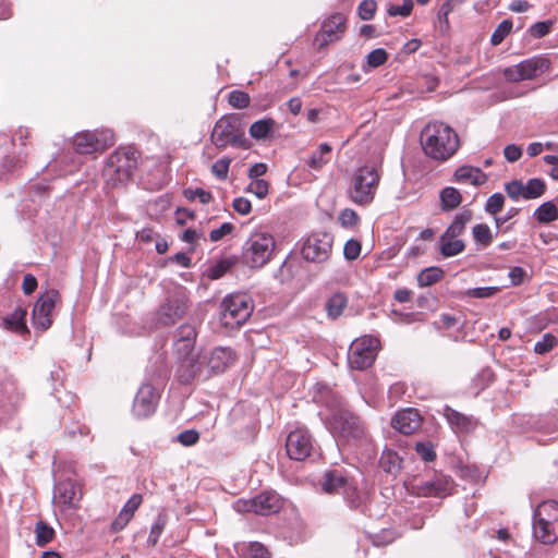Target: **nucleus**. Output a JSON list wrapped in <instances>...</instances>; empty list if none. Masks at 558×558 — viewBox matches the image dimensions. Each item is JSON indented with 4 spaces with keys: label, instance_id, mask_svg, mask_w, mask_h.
<instances>
[{
    "label": "nucleus",
    "instance_id": "17",
    "mask_svg": "<svg viewBox=\"0 0 558 558\" xmlns=\"http://www.w3.org/2000/svg\"><path fill=\"white\" fill-rule=\"evenodd\" d=\"M159 396L155 387L148 383H144L137 390L132 413L137 418H146L150 416L157 407Z\"/></svg>",
    "mask_w": 558,
    "mask_h": 558
},
{
    "label": "nucleus",
    "instance_id": "18",
    "mask_svg": "<svg viewBox=\"0 0 558 558\" xmlns=\"http://www.w3.org/2000/svg\"><path fill=\"white\" fill-rule=\"evenodd\" d=\"M187 300L184 295L170 298L161 304L156 312V324L158 326H172L183 317L187 308Z\"/></svg>",
    "mask_w": 558,
    "mask_h": 558
},
{
    "label": "nucleus",
    "instance_id": "4",
    "mask_svg": "<svg viewBox=\"0 0 558 558\" xmlns=\"http://www.w3.org/2000/svg\"><path fill=\"white\" fill-rule=\"evenodd\" d=\"M276 241L264 231L253 232L242 247V263L251 269H259L275 256Z\"/></svg>",
    "mask_w": 558,
    "mask_h": 558
},
{
    "label": "nucleus",
    "instance_id": "61",
    "mask_svg": "<svg viewBox=\"0 0 558 558\" xmlns=\"http://www.w3.org/2000/svg\"><path fill=\"white\" fill-rule=\"evenodd\" d=\"M233 209L240 215H248L252 210L251 202L245 197H236L232 202Z\"/></svg>",
    "mask_w": 558,
    "mask_h": 558
},
{
    "label": "nucleus",
    "instance_id": "64",
    "mask_svg": "<svg viewBox=\"0 0 558 558\" xmlns=\"http://www.w3.org/2000/svg\"><path fill=\"white\" fill-rule=\"evenodd\" d=\"M250 554L253 558H269L268 549L257 542L250 545Z\"/></svg>",
    "mask_w": 558,
    "mask_h": 558
},
{
    "label": "nucleus",
    "instance_id": "5",
    "mask_svg": "<svg viewBox=\"0 0 558 558\" xmlns=\"http://www.w3.org/2000/svg\"><path fill=\"white\" fill-rule=\"evenodd\" d=\"M534 536L544 544H553L558 538V502H541L533 515Z\"/></svg>",
    "mask_w": 558,
    "mask_h": 558
},
{
    "label": "nucleus",
    "instance_id": "22",
    "mask_svg": "<svg viewBox=\"0 0 558 558\" xmlns=\"http://www.w3.org/2000/svg\"><path fill=\"white\" fill-rule=\"evenodd\" d=\"M422 424V417L416 409H403L398 411L391 420V425L398 432L410 435Z\"/></svg>",
    "mask_w": 558,
    "mask_h": 558
},
{
    "label": "nucleus",
    "instance_id": "47",
    "mask_svg": "<svg viewBox=\"0 0 558 558\" xmlns=\"http://www.w3.org/2000/svg\"><path fill=\"white\" fill-rule=\"evenodd\" d=\"M505 196L501 193H495L488 197L485 204V211L496 216L504 207Z\"/></svg>",
    "mask_w": 558,
    "mask_h": 558
},
{
    "label": "nucleus",
    "instance_id": "19",
    "mask_svg": "<svg viewBox=\"0 0 558 558\" xmlns=\"http://www.w3.org/2000/svg\"><path fill=\"white\" fill-rule=\"evenodd\" d=\"M58 292L54 290L47 291L41 294L33 307V324L36 328L46 330L50 327L51 312L54 308Z\"/></svg>",
    "mask_w": 558,
    "mask_h": 558
},
{
    "label": "nucleus",
    "instance_id": "31",
    "mask_svg": "<svg viewBox=\"0 0 558 558\" xmlns=\"http://www.w3.org/2000/svg\"><path fill=\"white\" fill-rule=\"evenodd\" d=\"M534 217L542 223L555 221L558 219V206L553 201L545 202L534 211Z\"/></svg>",
    "mask_w": 558,
    "mask_h": 558
},
{
    "label": "nucleus",
    "instance_id": "37",
    "mask_svg": "<svg viewBox=\"0 0 558 558\" xmlns=\"http://www.w3.org/2000/svg\"><path fill=\"white\" fill-rule=\"evenodd\" d=\"M275 121L272 119H260L250 126V135L255 140H263L272 131Z\"/></svg>",
    "mask_w": 558,
    "mask_h": 558
},
{
    "label": "nucleus",
    "instance_id": "23",
    "mask_svg": "<svg viewBox=\"0 0 558 558\" xmlns=\"http://www.w3.org/2000/svg\"><path fill=\"white\" fill-rule=\"evenodd\" d=\"M143 501L142 495L134 494L124 505L119 512L118 517L111 523V530L114 532L123 530L130 520L133 518L135 511Z\"/></svg>",
    "mask_w": 558,
    "mask_h": 558
},
{
    "label": "nucleus",
    "instance_id": "43",
    "mask_svg": "<svg viewBox=\"0 0 558 558\" xmlns=\"http://www.w3.org/2000/svg\"><path fill=\"white\" fill-rule=\"evenodd\" d=\"M183 195L191 202L198 199L202 204H208L213 201L211 193L203 189H186L183 191Z\"/></svg>",
    "mask_w": 558,
    "mask_h": 558
},
{
    "label": "nucleus",
    "instance_id": "3",
    "mask_svg": "<svg viewBox=\"0 0 558 558\" xmlns=\"http://www.w3.org/2000/svg\"><path fill=\"white\" fill-rule=\"evenodd\" d=\"M380 179L381 173L376 165L359 167L351 175L348 198L359 206L369 205L375 198Z\"/></svg>",
    "mask_w": 558,
    "mask_h": 558
},
{
    "label": "nucleus",
    "instance_id": "6",
    "mask_svg": "<svg viewBox=\"0 0 558 558\" xmlns=\"http://www.w3.org/2000/svg\"><path fill=\"white\" fill-rule=\"evenodd\" d=\"M138 155L132 147L118 148L107 160V184L113 186L131 179L137 166Z\"/></svg>",
    "mask_w": 558,
    "mask_h": 558
},
{
    "label": "nucleus",
    "instance_id": "8",
    "mask_svg": "<svg viewBox=\"0 0 558 558\" xmlns=\"http://www.w3.org/2000/svg\"><path fill=\"white\" fill-rule=\"evenodd\" d=\"M551 61L545 54H537L505 68L501 73L509 83L532 81L550 71Z\"/></svg>",
    "mask_w": 558,
    "mask_h": 558
},
{
    "label": "nucleus",
    "instance_id": "54",
    "mask_svg": "<svg viewBox=\"0 0 558 558\" xmlns=\"http://www.w3.org/2000/svg\"><path fill=\"white\" fill-rule=\"evenodd\" d=\"M197 337L196 327L191 324H183L177 331V339L182 341H195Z\"/></svg>",
    "mask_w": 558,
    "mask_h": 558
},
{
    "label": "nucleus",
    "instance_id": "30",
    "mask_svg": "<svg viewBox=\"0 0 558 558\" xmlns=\"http://www.w3.org/2000/svg\"><path fill=\"white\" fill-rule=\"evenodd\" d=\"M331 150L332 148L329 144H320L317 150H315L305 161L306 166L312 170L319 171L329 162Z\"/></svg>",
    "mask_w": 558,
    "mask_h": 558
},
{
    "label": "nucleus",
    "instance_id": "13",
    "mask_svg": "<svg viewBox=\"0 0 558 558\" xmlns=\"http://www.w3.org/2000/svg\"><path fill=\"white\" fill-rule=\"evenodd\" d=\"M332 242V235L327 232L313 233L302 245V256L307 262L324 263L330 257Z\"/></svg>",
    "mask_w": 558,
    "mask_h": 558
},
{
    "label": "nucleus",
    "instance_id": "10",
    "mask_svg": "<svg viewBox=\"0 0 558 558\" xmlns=\"http://www.w3.org/2000/svg\"><path fill=\"white\" fill-rule=\"evenodd\" d=\"M322 486L328 494H342L351 508L363 511L365 506V496L359 495L356 498L350 497L351 493L356 494V484L353 480L343 475L341 471L332 470L326 472Z\"/></svg>",
    "mask_w": 558,
    "mask_h": 558
},
{
    "label": "nucleus",
    "instance_id": "24",
    "mask_svg": "<svg viewBox=\"0 0 558 558\" xmlns=\"http://www.w3.org/2000/svg\"><path fill=\"white\" fill-rule=\"evenodd\" d=\"M444 415L456 433H470L476 426V422L472 417H469L450 407H445Z\"/></svg>",
    "mask_w": 558,
    "mask_h": 558
},
{
    "label": "nucleus",
    "instance_id": "21",
    "mask_svg": "<svg viewBox=\"0 0 558 558\" xmlns=\"http://www.w3.org/2000/svg\"><path fill=\"white\" fill-rule=\"evenodd\" d=\"M80 486L72 478L59 480L54 485L53 501L61 508H72L81 499Z\"/></svg>",
    "mask_w": 558,
    "mask_h": 558
},
{
    "label": "nucleus",
    "instance_id": "59",
    "mask_svg": "<svg viewBox=\"0 0 558 558\" xmlns=\"http://www.w3.org/2000/svg\"><path fill=\"white\" fill-rule=\"evenodd\" d=\"M550 21L536 22L530 27V34L534 38H542L547 35L551 27Z\"/></svg>",
    "mask_w": 558,
    "mask_h": 558
},
{
    "label": "nucleus",
    "instance_id": "56",
    "mask_svg": "<svg viewBox=\"0 0 558 558\" xmlns=\"http://www.w3.org/2000/svg\"><path fill=\"white\" fill-rule=\"evenodd\" d=\"M415 451L424 461H433L436 458V452L430 442H417L415 445Z\"/></svg>",
    "mask_w": 558,
    "mask_h": 558
},
{
    "label": "nucleus",
    "instance_id": "55",
    "mask_svg": "<svg viewBox=\"0 0 558 558\" xmlns=\"http://www.w3.org/2000/svg\"><path fill=\"white\" fill-rule=\"evenodd\" d=\"M361 254V243L356 240H348L343 247V255L348 260L356 259Z\"/></svg>",
    "mask_w": 558,
    "mask_h": 558
},
{
    "label": "nucleus",
    "instance_id": "16",
    "mask_svg": "<svg viewBox=\"0 0 558 558\" xmlns=\"http://www.w3.org/2000/svg\"><path fill=\"white\" fill-rule=\"evenodd\" d=\"M347 19L341 13H335L325 20L316 34L314 45L323 49L330 43L339 40L345 31Z\"/></svg>",
    "mask_w": 558,
    "mask_h": 558
},
{
    "label": "nucleus",
    "instance_id": "62",
    "mask_svg": "<svg viewBox=\"0 0 558 558\" xmlns=\"http://www.w3.org/2000/svg\"><path fill=\"white\" fill-rule=\"evenodd\" d=\"M451 11V5L449 2H446L441 5L439 12H438V21H439V27L441 32H447L449 28V21L448 15Z\"/></svg>",
    "mask_w": 558,
    "mask_h": 558
},
{
    "label": "nucleus",
    "instance_id": "41",
    "mask_svg": "<svg viewBox=\"0 0 558 558\" xmlns=\"http://www.w3.org/2000/svg\"><path fill=\"white\" fill-rule=\"evenodd\" d=\"M36 544L38 546H45L52 541L54 536V530L43 521H38L35 525Z\"/></svg>",
    "mask_w": 558,
    "mask_h": 558
},
{
    "label": "nucleus",
    "instance_id": "49",
    "mask_svg": "<svg viewBox=\"0 0 558 558\" xmlns=\"http://www.w3.org/2000/svg\"><path fill=\"white\" fill-rule=\"evenodd\" d=\"M387 59H388V53L386 52V50L383 48H378V49L371 51L367 54L366 63L369 68L375 69V68L383 65L387 61Z\"/></svg>",
    "mask_w": 558,
    "mask_h": 558
},
{
    "label": "nucleus",
    "instance_id": "45",
    "mask_svg": "<svg viewBox=\"0 0 558 558\" xmlns=\"http://www.w3.org/2000/svg\"><path fill=\"white\" fill-rule=\"evenodd\" d=\"M229 104L236 109H244L250 105V96L241 90H232L228 96Z\"/></svg>",
    "mask_w": 558,
    "mask_h": 558
},
{
    "label": "nucleus",
    "instance_id": "35",
    "mask_svg": "<svg viewBox=\"0 0 558 558\" xmlns=\"http://www.w3.org/2000/svg\"><path fill=\"white\" fill-rule=\"evenodd\" d=\"M2 397L0 398V409L5 410L7 405H15L17 401L21 399V395L17 391V388L14 383H7L1 389ZM3 420L2 414L0 413V421Z\"/></svg>",
    "mask_w": 558,
    "mask_h": 558
},
{
    "label": "nucleus",
    "instance_id": "60",
    "mask_svg": "<svg viewBox=\"0 0 558 558\" xmlns=\"http://www.w3.org/2000/svg\"><path fill=\"white\" fill-rule=\"evenodd\" d=\"M178 441L183 446H193L199 439V434L195 429H186L178 435Z\"/></svg>",
    "mask_w": 558,
    "mask_h": 558
},
{
    "label": "nucleus",
    "instance_id": "28",
    "mask_svg": "<svg viewBox=\"0 0 558 558\" xmlns=\"http://www.w3.org/2000/svg\"><path fill=\"white\" fill-rule=\"evenodd\" d=\"M72 144L77 154H92L98 149L99 140L94 132H82L73 137Z\"/></svg>",
    "mask_w": 558,
    "mask_h": 558
},
{
    "label": "nucleus",
    "instance_id": "42",
    "mask_svg": "<svg viewBox=\"0 0 558 558\" xmlns=\"http://www.w3.org/2000/svg\"><path fill=\"white\" fill-rule=\"evenodd\" d=\"M512 29V22L509 20L502 21L494 31L490 37V43L493 46L500 45L504 39L510 34Z\"/></svg>",
    "mask_w": 558,
    "mask_h": 558
},
{
    "label": "nucleus",
    "instance_id": "2",
    "mask_svg": "<svg viewBox=\"0 0 558 558\" xmlns=\"http://www.w3.org/2000/svg\"><path fill=\"white\" fill-rule=\"evenodd\" d=\"M329 413H320L322 420L333 436H339L347 441H356L365 437L363 423L351 413L337 397L328 404Z\"/></svg>",
    "mask_w": 558,
    "mask_h": 558
},
{
    "label": "nucleus",
    "instance_id": "26",
    "mask_svg": "<svg viewBox=\"0 0 558 558\" xmlns=\"http://www.w3.org/2000/svg\"><path fill=\"white\" fill-rule=\"evenodd\" d=\"M234 362V354L228 348H216L208 359V367L215 373H221Z\"/></svg>",
    "mask_w": 558,
    "mask_h": 558
},
{
    "label": "nucleus",
    "instance_id": "15",
    "mask_svg": "<svg viewBox=\"0 0 558 558\" xmlns=\"http://www.w3.org/2000/svg\"><path fill=\"white\" fill-rule=\"evenodd\" d=\"M412 488L418 496L444 498L452 494L454 483L449 476L439 474L430 480L416 481Z\"/></svg>",
    "mask_w": 558,
    "mask_h": 558
},
{
    "label": "nucleus",
    "instance_id": "7",
    "mask_svg": "<svg viewBox=\"0 0 558 558\" xmlns=\"http://www.w3.org/2000/svg\"><path fill=\"white\" fill-rule=\"evenodd\" d=\"M252 312L253 304L247 294H231L220 304V322L227 328H238L250 318Z\"/></svg>",
    "mask_w": 558,
    "mask_h": 558
},
{
    "label": "nucleus",
    "instance_id": "20",
    "mask_svg": "<svg viewBox=\"0 0 558 558\" xmlns=\"http://www.w3.org/2000/svg\"><path fill=\"white\" fill-rule=\"evenodd\" d=\"M288 456L296 461L306 459L313 449L311 435L302 428L290 432L286 440Z\"/></svg>",
    "mask_w": 558,
    "mask_h": 558
},
{
    "label": "nucleus",
    "instance_id": "53",
    "mask_svg": "<svg viewBox=\"0 0 558 558\" xmlns=\"http://www.w3.org/2000/svg\"><path fill=\"white\" fill-rule=\"evenodd\" d=\"M339 221L342 227L351 228L356 226V223L359 222V216L355 210L351 208H344L339 214Z\"/></svg>",
    "mask_w": 558,
    "mask_h": 558
},
{
    "label": "nucleus",
    "instance_id": "58",
    "mask_svg": "<svg viewBox=\"0 0 558 558\" xmlns=\"http://www.w3.org/2000/svg\"><path fill=\"white\" fill-rule=\"evenodd\" d=\"M234 230V226L231 222H225L219 228L213 229L209 233V239L211 242H218L223 239L226 235L232 233Z\"/></svg>",
    "mask_w": 558,
    "mask_h": 558
},
{
    "label": "nucleus",
    "instance_id": "9",
    "mask_svg": "<svg viewBox=\"0 0 558 558\" xmlns=\"http://www.w3.org/2000/svg\"><path fill=\"white\" fill-rule=\"evenodd\" d=\"M211 143L219 149L227 146L246 147L244 130L241 121L235 116H225L220 118L210 134Z\"/></svg>",
    "mask_w": 558,
    "mask_h": 558
},
{
    "label": "nucleus",
    "instance_id": "44",
    "mask_svg": "<svg viewBox=\"0 0 558 558\" xmlns=\"http://www.w3.org/2000/svg\"><path fill=\"white\" fill-rule=\"evenodd\" d=\"M413 10V0H402L401 4H390L387 12L390 16L407 17Z\"/></svg>",
    "mask_w": 558,
    "mask_h": 558
},
{
    "label": "nucleus",
    "instance_id": "12",
    "mask_svg": "<svg viewBox=\"0 0 558 558\" xmlns=\"http://www.w3.org/2000/svg\"><path fill=\"white\" fill-rule=\"evenodd\" d=\"M378 345V339L371 336H364L354 340L348 353L350 367L359 371L369 367L375 361Z\"/></svg>",
    "mask_w": 558,
    "mask_h": 558
},
{
    "label": "nucleus",
    "instance_id": "50",
    "mask_svg": "<svg viewBox=\"0 0 558 558\" xmlns=\"http://www.w3.org/2000/svg\"><path fill=\"white\" fill-rule=\"evenodd\" d=\"M498 291V287H478L466 290L465 295L475 299H487L495 295Z\"/></svg>",
    "mask_w": 558,
    "mask_h": 558
},
{
    "label": "nucleus",
    "instance_id": "39",
    "mask_svg": "<svg viewBox=\"0 0 558 558\" xmlns=\"http://www.w3.org/2000/svg\"><path fill=\"white\" fill-rule=\"evenodd\" d=\"M524 199H534L537 197H541L546 189V185L543 180L541 179H530L525 184L523 183Z\"/></svg>",
    "mask_w": 558,
    "mask_h": 558
},
{
    "label": "nucleus",
    "instance_id": "29",
    "mask_svg": "<svg viewBox=\"0 0 558 558\" xmlns=\"http://www.w3.org/2000/svg\"><path fill=\"white\" fill-rule=\"evenodd\" d=\"M472 220V211L470 209H462L456 215L454 219L444 232L445 239L459 238L465 230L466 225Z\"/></svg>",
    "mask_w": 558,
    "mask_h": 558
},
{
    "label": "nucleus",
    "instance_id": "38",
    "mask_svg": "<svg viewBox=\"0 0 558 558\" xmlns=\"http://www.w3.org/2000/svg\"><path fill=\"white\" fill-rule=\"evenodd\" d=\"M472 235L474 241L484 247L490 245L494 239V234L486 223L475 225L472 228Z\"/></svg>",
    "mask_w": 558,
    "mask_h": 558
},
{
    "label": "nucleus",
    "instance_id": "36",
    "mask_svg": "<svg viewBox=\"0 0 558 558\" xmlns=\"http://www.w3.org/2000/svg\"><path fill=\"white\" fill-rule=\"evenodd\" d=\"M348 299L343 293L333 294L326 303V311L330 318H338L347 307Z\"/></svg>",
    "mask_w": 558,
    "mask_h": 558
},
{
    "label": "nucleus",
    "instance_id": "46",
    "mask_svg": "<svg viewBox=\"0 0 558 558\" xmlns=\"http://www.w3.org/2000/svg\"><path fill=\"white\" fill-rule=\"evenodd\" d=\"M231 158L223 157L218 159L213 166H211V173L218 179V180H226L228 178L229 168L231 163Z\"/></svg>",
    "mask_w": 558,
    "mask_h": 558
},
{
    "label": "nucleus",
    "instance_id": "40",
    "mask_svg": "<svg viewBox=\"0 0 558 558\" xmlns=\"http://www.w3.org/2000/svg\"><path fill=\"white\" fill-rule=\"evenodd\" d=\"M444 271L439 267H428L423 269L417 276L420 287H428L440 280Z\"/></svg>",
    "mask_w": 558,
    "mask_h": 558
},
{
    "label": "nucleus",
    "instance_id": "1",
    "mask_svg": "<svg viewBox=\"0 0 558 558\" xmlns=\"http://www.w3.org/2000/svg\"><path fill=\"white\" fill-rule=\"evenodd\" d=\"M421 143L425 155L437 161L450 159L460 146L458 134L442 122L428 123L421 133Z\"/></svg>",
    "mask_w": 558,
    "mask_h": 558
},
{
    "label": "nucleus",
    "instance_id": "57",
    "mask_svg": "<svg viewBox=\"0 0 558 558\" xmlns=\"http://www.w3.org/2000/svg\"><path fill=\"white\" fill-rule=\"evenodd\" d=\"M505 190L508 196L514 201L519 199L520 197L523 198L524 189L522 181L513 180L511 182H508L505 185Z\"/></svg>",
    "mask_w": 558,
    "mask_h": 558
},
{
    "label": "nucleus",
    "instance_id": "11",
    "mask_svg": "<svg viewBox=\"0 0 558 558\" xmlns=\"http://www.w3.org/2000/svg\"><path fill=\"white\" fill-rule=\"evenodd\" d=\"M174 353L178 357V378L183 384H189L199 372V353L195 349V341L175 340Z\"/></svg>",
    "mask_w": 558,
    "mask_h": 558
},
{
    "label": "nucleus",
    "instance_id": "34",
    "mask_svg": "<svg viewBox=\"0 0 558 558\" xmlns=\"http://www.w3.org/2000/svg\"><path fill=\"white\" fill-rule=\"evenodd\" d=\"M462 202L460 192L451 186H447L440 192V205L442 210H452Z\"/></svg>",
    "mask_w": 558,
    "mask_h": 558
},
{
    "label": "nucleus",
    "instance_id": "27",
    "mask_svg": "<svg viewBox=\"0 0 558 558\" xmlns=\"http://www.w3.org/2000/svg\"><path fill=\"white\" fill-rule=\"evenodd\" d=\"M454 180L459 183L478 186L486 182L487 175L480 168L462 166L456 170Z\"/></svg>",
    "mask_w": 558,
    "mask_h": 558
},
{
    "label": "nucleus",
    "instance_id": "14",
    "mask_svg": "<svg viewBox=\"0 0 558 558\" xmlns=\"http://www.w3.org/2000/svg\"><path fill=\"white\" fill-rule=\"evenodd\" d=\"M282 507L279 495L271 492L262 493L253 499L238 500L234 509L239 512H254L260 515H270Z\"/></svg>",
    "mask_w": 558,
    "mask_h": 558
},
{
    "label": "nucleus",
    "instance_id": "52",
    "mask_svg": "<svg viewBox=\"0 0 558 558\" xmlns=\"http://www.w3.org/2000/svg\"><path fill=\"white\" fill-rule=\"evenodd\" d=\"M269 190L268 182L265 180H252L248 184L246 191L254 194L258 198H264L267 196Z\"/></svg>",
    "mask_w": 558,
    "mask_h": 558
},
{
    "label": "nucleus",
    "instance_id": "25",
    "mask_svg": "<svg viewBox=\"0 0 558 558\" xmlns=\"http://www.w3.org/2000/svg\"><path fill=\"white\" fill-rule=\"evenodd\" d=\"M25 317L26 310L19 306L11 314L1 317L0 326L9 331L22 335L27 331Z\"/></svg>",
    "mask_w": 558,
    "mask_h": 558
},
{
    "label": "nucleus",
    "instance_id": "33",
    "mask_svg": "<svg viewBox=\"0 0 558 558\" xmlns=\"http://www.w3.org/2000/svg\"><path fill=\"white\" fill-rule=\"evenodd\" d=\"M379 464L385 472L396 474L402 468V459L392 450H385L379 459Z\"/></svg>",
    "mask_w": 558,
    "mask_h": 558
},
{
    "label": "nucleus",
    "instance_id": "48",
    "mask_svg": "<svg viewBox=\"0 0 558 558\" xmlns=\"http://www.w3.org/2000/svg\"><path fill=\"white\" fill-rule=\"evenodd\" d=\"M376 9L375 0H363L357 7V14L361 20L369 21L374 17Z\"/></svg>",
    "mask_w": 558,
    "mask_h": 558
},
{
    "label": "nucleus",
    "instance_id": "32",
    "mask_svg": "<svg viewBox=\"0 0 558 558\" xmlns=\"http://www.w3.org/2000/svg\"><path fill=\"white\" fill-rule=\"evenodd\" d=\"M465 248V244L462 240L453 238V239H445V235L440 236L439 240V250L444 257H452L460 253H462Z\"/></svg>",
    "mask_w": 558,
    "mask_h": 558
},
{
    "label": "nucleus",
    "instance_id": "51",
    "mask_svg": "<svg viewBox=\"0 0 558 558\" xmlns=\"http://www.w3.org/2000/svg\"><path fill=\"white\" fill-rule=\"evenodd\" d=\"M557 344V339L551 333H545L541 341H537L534 351L538 354H545L553 350Z\"/></svg>",
    "mask_w": 558,
    "mask_h": 558
},
{
    "label": "nucleus",
    "instance_id": "63",
    "mask_svg": "<svg viewBox=\"0 0 558 558\" xmlns=\"http://www.w3.org/2000/svg\"><path fill=\"white\" fill-rule=\"evenodd\" d=\"M504 155L509 162H514L522 156V150L519 146L510 144L505 147Z\"/></svg>",
    "mask_w": 558,
    "mask_h": 558
}]
</instances>
